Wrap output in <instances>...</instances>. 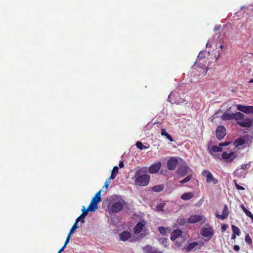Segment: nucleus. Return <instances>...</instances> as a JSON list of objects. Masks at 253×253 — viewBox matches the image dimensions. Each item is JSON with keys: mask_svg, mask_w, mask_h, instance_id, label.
Masks as SVG:
<instances>
[{"mask_svg": "<svg viewBox=\"0 0 253 253\" xmlns=\"http://www.w3.org/2000/svg\"><path fill=\"white\" fill-rule=\"evenodd\" d=\"M131 236L130 232L128 231H123L119 234L120 239L122 241H126Z\"/></svg>", "mask_w": 253, "mask_h": 253, "instance_id": "6ab92c4d", "label": "nucleus"}, {"mask_svg": "<svg viewBox=\"0 0 253 253\" xmlns=\"http://www.w3.org/2000/svg\"><path fill=\"white\" fill-rule=\"evenodd\" d=\"M108 201V207L110 206L112 204L110 211L113 213H117L120 211L123 208V204L121 202H116L113 203V197H110L107 199Z\"/></svg>", "mask_w": 253, "mask_h": 253, "instance_id": "423d86ee", "label": "nucleus"}, {"mask_svg": "<svg viewBox=\"0 0 253 253\" xmlns=\"http://www.w3.org/2000/svg\"><path fill=\"white\" fill-rule=\"evenodd\" d=\"M202 219V216L197 214H193L191 215L188 219V222L190 223H194L200 221Z\"/></svg>", "mask_w": 253, "mask_h": 253, "instance_id": "f3484780", "label": "nucleus"}, {"mask_svg": "<svg viewBox=\"0 0 253 253\" xmlns=\"http://www.w3.org/2000/svg\"><path fill=\"white\" fill-rule=\"evenodd\" d=\"M236 235H237L236 234H233L232 235V236H231V239H235L236 238Z\"/></svg>", "mask_w": 253, "mask_h": 253, "instance_id": "5fc2aeb1", "label": "nucleus"}, {"mask_svg": "<svg viewBox=\"0 0 253 253\" xmlns=\"http://www.w3.org/2000/svg\"><path fill=\"white\" fill-rule=\"evenodd\" d=\"M57 253H60V252H59V251H58V252Z\"/></svg>", "mask_w": 253, "mask_h": 253, "instance_id": "052dcab7", "label": "nucleus"}, {"mask_svg": "<svg viewBox=\"0 0 253 253\" xmlns=\"http://www.w3.org/2000/svg\"><path fill=\"white\" fill-rule=\"evenodd\" d=\"M136 146L137 148L140 150H143L146 149L147 147L144 145L141 142L137 141L136 143Z\"/></svg>", "mask_w": 253, "mask_h": 253, "instance_id": "c756f323", "label": "nucleus"}, {"mask_svg": "<svg viewBox=\"0 0 253 253\" xmlns=\"http://www.w3.org/2000/svg\"><path fill=\"white\" fill-rule=\"evenodd\" d=\"M175 244L178 247H180L182 246V244L180 242H179L178 240L175 241Z\"/></svg>", "mask_w": 253, "mask_h": 253, "instance_id": "49530a36", "label": "nucleus"}, {"mask_svg": "<svg viewBox=\"0 0 253 253\" xmlns=\"http://www.w3.org/2000/svg\"><path fill=\"white\" fill-rule=\"evenodd\" d=\"M245 241L249 244H251L252 243V240L250 237L249 234H247L245 237Z\"/></svg>", "mask_w": 253, "mask_h": 253, "instance_id": "c9c22d12", "label": "nucleus"}, {"mask_svg": "<svg viewBox=\"0 0 253 253\" xmlns=\"http://www.w3.org/2000/svg\"><path fill=\"white\" fill-rule=\"evenodd\" d=\"M236 157V155L233 152H231L229 153H228L226 152H224L222 154V158L224 160H227L229 162H232Z\"/></svg>", "mask_w": 253, "mask_h": 253, "instance_id": "4468645a", "label": "nucleus"}, {"mask_svg": "<svg viewBox=\"0 0 253 253\" xmlns=\"http://www.w3.org/2000/svg\"><path fill=\"white\" fill-rule=\"evenodd\" d=\"M65 247H66V246L64 245L63 247L61 249H60L59 252H60V253L63 252L64 251V249H65Z\"/></svg>", "mask_w": 253, "mask_h": 253, "instance_id": "864d4df0", "label": "nucleus"}, {"mask_svg": "<svg viewBox=\"0 0 253 253\" xmlns=\"http://www.w3.org/2000/svg\"><path fill=\"white\" fill-rule=\"evenodd\" d=\"M101 190H100L98 191L94 197L92 199L90 204L89 205V207H90V208L92 209L94 211H95L96 209H97V204L101 201Z\"/></svg>", "mask_w": 253, "mask_h": 253, "instance_id": "0eeeda50", "label": "nucleus"}, {"mask_svg": "<svg viewBox=\"0 0 253 253\" xmlns=\"http://www.w3.org/2000/svg\"><path fill=\"white\" fill-rule=\"evenodd\" d=\"M222 150V148L220 146L214 145L211 147V150L215 153L220 152Z\"/></svg>", "mask_w": 253, "mask_h": 253, "instance_id": "2f4dec72", "label": "nucleus"}, {"mask_svg": "<svg viewBox=\"0 0 253 253\" xmlns=\"http://www.w3.org/2000/svg\"><path fill=\"white\" fill-rule=\"evenodd\" d=\"M222 107L224 109H226L227 111H231V109L234 110L235 109H237L238 111H253V106L234 105L230 102L224 103Z\"/></svg>", "mask_w": 253, "mask_h": 253, "instance_id": "20e7f679", "label": "nucleus"}, {"mask_svg": "<svg viewBox=\"0 0 253 253\" xmlns=\"http://www.w3.org/2000/svg\"><path fill=\"white\" fill-rule=\"evenodd\" d=\"M237 114V112L235 113H233L231 114H228L225 112L221 117V118L223 120H231L232 119H236V115Z\"/></svg>", "mask_w": 253, "mask_h": 253, "instance_id": "a211bd4d", "label": "nucleus"}, {"mask_svg": "<svg viewBox=\"0 0 253 253\" xmlns=\"http://www.w3.org/2000/svg\"><path fill=\"white\" fill-rule=\"evenodd\" d=\"M234 182L235 183V185L236 188L238 190H245V188L244 187H243V186H240L239 184H238V183H237V181L236 180H234Z\"/></svg>", "mask_w": 253, "mask_h": 253, "instance_id": "f704fd0d", "label": "nucleus"}, {"mask_svg": "<svg viewBox=\"0 0 253 253\" xmlns=\"http://www.w3.org/2000/svg\"><path fill=\"white\" fill-rule=\"evenodd\" d=\"M232 232L234 234H236L237 236H239L240 234V231L238 227L234 225L231 226Z\"/></svg>", "mask_w": 253, "mask_h": 253, "instance_id": "bb28decb", "label": "nucleus"}, {"mask_svg": "<svg viewBox=\"0 0 253 253\" xmlns=\"http://www.w3.org/2000/svg\"><path fill=\"white\" fill-rule=\"evenodd\" d=\"M223 47H224V46H223V45H220V48L221 49H222Z\"/></svg>", "mask_w": 253, "mask_h": 253, "instance_id": "bf43d9fd", "label": "nucleus"}, {"mask_svg": "<svg viewBox=\"0 0 253 253\" xmlns=\"http://www.w3.org/2000/svg\"><path fill=\"white\" fill-rule=\"evenodd\" d=\"M178 161L176 158H171L168 162V169L169 170H172L175 169L177 165Z\"/></svg>", "mask_w": 253, "mask_h": 253, "instance_id": "2eb2a0df", "label": "nucleus"}, {"mask_svg": "<svg viewBox=\"0 0 253 253\" xmlns=\"http://www.w3.org/2000/svg\"><path fill=\"white\" fill-rule=\"evenodd\" d=\"M221 27V26L220 25H219V26H216L215 28H214V31H216L217 30H218Z\"/></svg>", "mask_w": 253, "mask_h": 253, "instance_id": "603ef678", "label": "nucleus"}, {"mask_svg": "<svg viewBox=\"0 0 253 253\" xmlns=\"http://www.w3.org/2000/svg\"><path fill=\"white\" fill-rule=\"evenodd\" d=\"M241 208H242V209L243 210V209H244V208H246L244 206L243 204H242V205H241Z\"/></svg>", "mask_w": 253, "mask_h": 253, "instance_id": "13d9d810", "label": "nucleus"}, {"mask_svg": "<svg viewBox=\"0 0 253 253\" xmlns=\"http://www.w3.org/2000/svg\"><path fill=\"white\" fill-rule=\"evenodd\" d=\"M144 226V224H143L142 222H138L133 228L134 232L137 234H139L142 231Z\"/></svg>", "mask_w": 253, "mask_h": 253, "instance_id": "aec40b11", "label": "nucleus"}, {"mask_svg": "<svg viewBox=\"0 0 253 253\" xmlns=\"http://www.w3.org/2000/svg\"><path fill=\"white\" fill-rule=\"evenodd\" d=\"M243 211H244L246 215L249 217H251L253 215L252 212L250 211H248L246 208H244Z\"/></svg>", "mask_w": 253, "mask_h": 253, "instance_id": "72a5a7b5", "label": "nucleus"}, {"mask_svg": "<svg viewBox=\"0 0 253 253\" xmlns=\"http://www.w3.org/2000/svg\"><path fill=\"white\" fill-rule=\"evenodd\" d=\"M234 250L235 251L238 252L240 250V247L238 245H234Z\"/></svg>", "mask_w": 253, "mask_h": 253, "instance_id": "a18cd8bd", "label": "nucleus"}, {"mask_svg": "<svg viewBox=\"0 0 253 253\" xmlns=\"http://www.w3.org/2000/svg\"><path fill=\"white\" fill-rule=\"evenodd\" d=\"M177 239L178 240L185 241L186 239L182 236V231L180 229L174 230L171 234L170 239L172 241H175Z\"/></svg>", "mask_w": 253, "mask_h": 253, "instance_id": "ddd939ff", "label": "nucleus"}, {"mask_svg": "<svg viewBox=\"0 0 253 253\" xmlns=\"http://www.w3.org/2000/svg\"><path fill=\"white\" fill-rule=\"evenodd\" d=\"M192 178V175H187L185 178L183 179L182 180L180 181V183L181 184H183L185 183H187L189 182Z\"/></svg>", "mask_w": 253, "mask_h": 253, "instance_id": "7c9ffc66", "label": "nucleus"}, {"mask_svg": "<svg viewBox=\"0 0 253 253\" xmlns=\"http://www.w3.org/2000/svg\"><path fill=\"white\" fill-rule=\"evenodd\" d=\"M236 117L237 123L239 126L245 127H250L252 126V120L248 118H245L244 115L240 112H237Z\"/></svg>", "mask_w": 253, "mask_h": 253, "instance_id": "7ed1b4c3", "label": "nucleus"}, {"mask_svg": "<svg viewBox=\"0 0 253 253\" xmlns=\"http://www.w3.org/2000/svg\"><path fill=\"white\" fill-rule=\"evenodd\" d=\"M116 175H117V174L112 172L111 176L109 177V178L107 180H109L110 179H114L116 177Z\"/></svg>", "mask_w": 253, "mask_h": 253, "instance_id": "79ce46f5", "label": "nucleus"}, {"mask_svg": "<svg viewBox=\"0 0 253 253\" xmlns=\"http://www.w3.org/2000/svg\"><path fill=\"white\" fill-rule=\"evenodd\" d=\"M183 97L184 94H182L181 96L179 92L173 91L169 95L168 100L171 104H179L185 101Z\"/></svg>", "mask_w": 253, "mask_h": 253, "instance_id": "39448f33", "label": "nucleus"}, {"mask_svg": "<svg viewBox=\"0 0 253 253\" xmlns=\"http://www.w3.org/2000/svg\"><path fill=\"white\" fill-rule=\"evenodd\" d=\"M215 134L218 140L222 139L226 134L225 127L223 126H218L215 131Z\"/></svg>", "mask_w": 253, "mask_h": 253, "instance_id": "9b49d317", "label": "nucleus"}, {"mask_svg": "<svg viewBox=\"0 0 253 253\" xmlns=\"http://www.w3.org/2000/svg\"><path fill=\"white\" fill-rule=\"evenodd\" d=\"M161 135L163 136H165L171 142H172L173 141V139L171 136L167 132L165 129H161Z\"/></svg>", "mask_w": 253, "mask_h": 253, "instance_id": "5701e85b", "label": "nucleus"}, {"mask_svg": "<svg viewBox=\"0 0 253 253\" xmlns=\"http://www.w3.org/2000/svg\"><path fill=\"white\" fill-rule=\"evenodd\" d=\"M143 250H146L149 252V253H163L161 252L157 251L156 250H153L151 247L149 246H146L143 248Z\"/></svg>", "mask_w": 253, "mask_h": 253, "instance_id": "cd10ccee", "label": "nucleus"}, {"mask_svg": "<svg viewBox=\"0 0 253 253\" xmlns=\"http://www.w3.org/2000/svg\"><path fill=\"white\" fill-rule=\"evenodd\" d=\"M189 169V167L186 164H184L178 167L176 173L179 177H182L187 174Z\"/></svg>", "mask_w": 253, "mask_h": 253, "instance_id": "1a4fd4ad", "label": "nucleus"}, {"mask_svg": "<svg viewBox=\"0 0 253 253\" xmlns=\"http://www.w3.org/2000/svg\"><path fill=\"white\" fill-rule=\"evenodd\" d=\"M135 184L139 186H145L150 181V176L147 173L146 170L140 169L137 170L134 174Z\"/></svg>", "mask_w": 253, "mask_h": 253, "instance_id": "f03ea898", "label": "nucleus"}, {"mask_svg": "<svg viewBox=\"0 0 253 253\" xmlns=\"http://www.w3.org/2000/svg\"><path fill=\"white\" fill-rule=\"evenodd\" d=\"M198 245V243L196 242H194L193 243H189L187 247L185 248V251L186 252H189L191 251L192 249H193L194 248H195L196 246Z\"/></svg>", "mask_w": 253, "mask_h": 253, "instance_id": "412c9836", "label": "nucleus"}, {"mask_svg": "<svg viewBox=\"0 0 253 253\" xmlns=\"http://www.w3.org/2000/svg\"><path fill=\"white\" fill-rule=\"evenodd\" d=\"M229 214V211L227 205H224L222 214H219L217 211L215 213V217L219 219L223 220L227 218Z\"/></svg>", "mask_w": 253, "mask_h": 253, "instance_id": "f8f14e48", "label": "nucleus"}, {"mask_svg": "<svg viewBox=\"0 0 253 253\" xmlns=\"http://www.w3.org/2000/svg\"><path fill=\"white\" fill-rule=\"evenodd\" d=\"M249 168L248 164H243L241 165V169H246Z\"/></svg>", "mask_w": 253, "mask_h": 253, "instance_id": "c03bdc74", "label": "nucleus"}, {"mask_svg": "<svg viewBox=\"0 0 253 253\" xmlns=\"http://www.w3.org/2000/svg\"><path fill=\"white\" fill-rule=\"evenodd\" d=\"M159 231L161 233V234L163 235H165L167 233L168 228L164 227H159L158 228Z\"/></svg>", "mask_w": 253, "mask_h": 253, "instance_id": "473e14b6", "label": "nucleus"}, {"mask_svg": "<svg viewBox=\"0 0 253 253\" xmlns=\"http://www.w3.org/2000/svg\"><path fill=\"white\" fill-rule=\"evenodd\" d=\"M70 238H71V234H68L67 238H66V241L65 242V244L64 245L66 246L67 245V244L69 242V241L70 240Z\"/></svg>", "mask_w": 253, "mask_h": 253, "instance_id": "ea45409f", "label": "nucleus"}, {"mask_svg": "<svg viewBox=\"0 0 253 253\" xmlns=\"http://www.w3.org/2000/svg\"><path fill=\"white\" fill-rule=\"evenodd\" d=\"M108 186H109V182H108V181L107 180L105 182V184H104V187H105L106 188H107L108 187Z\"/></svg>", "mask_w": 253, "mask_h": 253, "instance_id": "3c124183", "label": "nucleus"}, {"mask_svg": "<svg viewBox=\"0 0 253 253\" xmlns=\"http://www.w3.org/2000/svg\"><path fill=\"white\" fill-rule=\"evenodd\" d=\"M82 216L83 217H85L89 211H94L92 209L90 208V207L88 206L87 208L86 209L84 207H83V208L82 209Z\"/></svg>", "mask_w": 253, "mask_h": 253, "instance_id": "a878e982", "label": "nucleus"}, {"mask_svg": "<svg viewBox=\"0 0 253 253\" xmlns=\"http://www.w3.org/2000/svg\"><path fill=\"white\" fill-rule=\"evenodd\" d=\"M164 206V205H161V204L158 206L157 207V209H158V211H163Z\"/></svg>", "mask_w": 253, "mask_h": 253, "instance_id": "37998d69", "label": "nucleus"}, {"mask_svg": "<svg viewBox=\"0 0 253 253\" xmlns=\"http://www.w3.org/2000/svg\"><path fill=\"white\" fill-rule=\"evenodd\" d=\"M205 58L197 60L192 67L191 76L193 77H204L207 73L206 65L203 63Z\"/></svg>", "mask_w": 253, "mask_h": 253, "instance_id": "f257e3e1", "label": "nucleus"}, {"mask_svg": "<svg viewBox=\"0 0 253 253\" xmlns=\"http://www.w3.org/2000/svg\"><path fill=\"white\" fill-rule=\"evenodd\" d=\"M230 143V142H225L223 143H220L219 144V146L220 147H222V146H226L229 145Z\"/></svg>", "mask_w": 253, "mask_h": 253, "instance_id": "a19ab883", "label": "nucleus"}, {"mask_svg": "<svg viewBox=\"0 0 253 253\" xmlns=\"http://www.w3.org/2000/svg\"><path fill=\"white\" fill-rule=\"evenodd\" d=\"M78 222L75 221V223L72 227V228L70 229L69 234H72L74 231L77 229L79 228V226L77 225Z\"/></svg>", "mask_w": 253, "mask_h": 253, "instance_id": "c85d7f7f", "label": "nucleus"}, {"mask_svg": "<svg viewBox=\"0 0 253 253\" xmlns=\"http://www.w3.org/2000/svg\"><path fill=\"white\" fill-rule=\"evenodd\" d=\"M249 83H253V79H251V80L249 81Z\"/></svg>", "mask_w": 253, "mask_h": 253, "instance_id": "6e6d98bb", "label": "nucleus"}, {"mask_svg": "<svg viewBox=\"0 0 253 253\" xmlns=\"http://www.w3.org/2000/svg\"><path fill=\"white\" fill-rule=\"evenodd\" d=\"M245 143V140L242 137L238 138L235 140L234 144L236 146H242Z\"/></svg>", "mask_w": 253, "mask_h": 253, "instance_id": "b1692460", "label": "nucleus"}, {"mask_svg": "<svg viewBox=\"0 0 253 253\" xmlns=\"http://www.w3.org/2000/svg\"><path fill=\"white\" fill-rule=\"evenodd\" d=\"M202 175L206 177V181L208 183H212L216 184L218 182V180L214 177L212 174L208 170H204L203 171Z\"/></svg>", "mask_w": 253, "mask_h": 253, "instance_id": "6e6552de", "label": "nucleus"}, {"mask_svg": "<svg viewBox=\"0 0 253 253\" xmlns=\"http://www.w3.org/2000/svg\"><path fill=\"white\" fill-rule=\"evenodd\" d=\"M228 226L227 224H223L221 226V230L222 231V232H224L226 231V230L228 228Z\"/></svg>", "mask_w": 253, "mask_h": 253, "instance_id": "58836bf2", "label": "nucleus"}, {"mask_svg": "<svg viewBox=\"0 0 253 253\" xmlns=\"http://www.w3.org/2000/svg\"><path fill=\"white\" fill-rule=\"evenodd\" d=\"M164 189L163 185H158L154 186L152 187V190L156 192H160L162 191Z\"/></svg>", "mask_w": 253, "mask_h": 253, "instance_id": "393cba45", "label": "nucleus"}, {"mask_svg": "<svg viewBox=\"0 0 253 253\" xmlns=\"http://www.w3.org/2000/svg\"><path fill=\"white\" fill-rule=\"evenodd\" d=\"M119 166L120 168H123L124 166L123 162L120 161Z\"/></svg>", "mask_w": 253, "mask_h": 253, "instance_id": "09e8293b", "label": "nucleus"}, {"mask_svg": "<svg viewBox=\"0 0 253 253\" xmlns=\"http://www.w3.org/2000/svg\"><path fill=\"white\" fill-rule=\"evenodd\" d=\"M161 166L162 164L161 162L154 164L149 168L148 171L150 173H156L160 170Z\"/></svg>", "mask_w": 253, "mask_h": 253, "instance_id": "dca6fc26", "label": "nucleus"}, {"mask_svg": "<svg viewBox=\"0 0 253 253\" xmlns=\"http://www.w3.org/2000/svg\"><path fill=\"white\" fill-rule=\"evenodd\" d=\"M193 196L192 193H185L181 196V198L183 200H188L191 199Z\"/></svg>", "mask_w": 253, "mask_h": 253, "instance_id": "4be33fe9", "label": "nucleus"}, {"mask_svg": "<svg viewBox=\"0 0 253 253\" xmlns=\"http://www.w3.org/2000/svg\"><path fill=\"white\" fill-rule=\"evenodd\" d=\"M167 239H163L162 240V243L164 244H165V246H166L167 244Z\"/></svg>", "mask_w": 253, "mask_h": 253, "instance_id": "8fccbe9b", "label": "nucleus"}, {"mask_svg": "<svg viewBox=\"0 0 253 253\" xmlns=\"http://www.w3.org/2000/svg\"><path fill=\"white\" fill-rule=\"evenodd\" d=\"M84 217L82 216V214L80 215L76 220V221L78 223L81 220L82 223L84 222Z\"/></svg>", "mask_w": 253, "mask_h": 253, "instance_id": "e433bc0d", "label": "nucleus"}, {"mask_svg": "<svg viewBox=\"0 0 253 253\" xmlns=\"http://www.w3.org/2000/svg\"><path fill=\"white\" fill-rule=\"evenodd\" d=\"M119 171V168L117 166L114 167L112 172L117 174Z\"/></svg>", "mask_w": 253, "mask_h": 253, "instance_id": "4c0bfd02", "label": "nucleus"}, {"mask_svg": "<svg viewBox=\"0 0 253 253\" xmlns=\"http://www.w3.org/2000/svg\"><path fill=\"white\" fill-rule=\"evenodd\" d=\"M213 233V229L210 226L202 228L201 231V234L202 236L208 237L209 239H211L212 237Z\"/></svg>", "mask_w": 253, "mask_h": 253, "instance_id": "9d476101", "label": "nucleus"}, {"mask_svg": "<svg viewBox=\"0 0 253 253\" xmlns=\"http://www.w3.org/2000/svg\"><path fill=\"white\" fill-rule=\"evenodd\" d=\"M206 46L207 47H211V42L210 41H208L206 43Z\"/></svg>", "mask_w": 253, "mask_h": 253, "instance_id": "de8ad7c7", "label": "nucleus"}, {"mask_svg": "<svg viewBox=\"0 0 253 253\" xmlns=\"http://www.w3.org/2000/svg\"><path fill=\"white\" fill-rule=\"evenodd\" d=\"M244 112L246 113V114L250 113H253V112H246V111H245Z\"/></svg>", "mask_w": 253, "mask_h": 253, "instance_id": "4d7b16f0", "label": "nucleus"}]
</instances>
